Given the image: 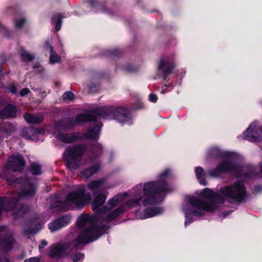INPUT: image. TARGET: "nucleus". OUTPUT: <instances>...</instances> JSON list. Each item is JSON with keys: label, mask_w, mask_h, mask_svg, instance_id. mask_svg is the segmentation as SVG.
I'll return each mask as SVG.
<instances>
[{"label": "nucleus", "mask_w": 262, "mask_h": 262, "mask_svg": "<svg viewBox=\"0 0 262 262\" xmlns=\"http://www.w3.org/2000/svg\"><path fill=\"white\" fill-rule=\"evenodd\" d=\"M169 173V170H166L161 173L159 176L161 181L150 182L143 185L140 184L136 185L130 191L133 198L126 202L125 206L120 207L109 213V210L123 201L126 194L115 195L109 200L107 206L101 209L108 194L107 192L102 190L108 188V187L106 186L105 180L103 179L93 181L88 185V188L94 195L92 204V209L97 211L104 221L110 222L128 209L141 206L153 205L161 201L158 198V194L164 192L167 189V184L164 179Z\"/></svg>", "instance_id": "nucleus-1"}, {"label": "nucleus", "mask_w": 262, "mask_h": 262, "mask_svg": "<svg viewBox=\"0 0 262 262\" xmlns=\"http://www.w3.org/2000/svg\"><path fill=\"white\" fill-rule=\"evenodd\" d=\"M201 195L204 200H201L195 196H186L182 205V210L185 214V224L192 222L189 215H202L204 212H212L215 210L219 205L224 203L225 199L219 194L206 188L202 191Z\"/></svg>", "instance_id": "nucleus-2"}, {"label": "nucleus", "mask_w": 262, "mask_h": 262, "mask_svg": "<svg viewBox=\"0 0 262 262\" xmlns=\"http://www.w3.org/2000/svg\"><path fill=\"white\" fill-rule=\"evenodd\" d=\"M77 225L82 230L77 238L69 244H63L52 246L49 254L50 256L63 255L68 250L76 248L81 244H86L96 240L102 235L97 228H94L91 219L88 216H79Z\"/></svg>", "instance_id": "nucleus-3"}, {"label": "nucleus", "mask_w": 262, "mask_h": 262, "mask_svg": "<svg viewBox=\"0 0 262 262\" xmlns=\"http://www.w3.org/2000/svg\"><path fill=\"white\" fill-rule=\"evenodd\" d=\"M219 192L232 202H241L244 200L246 196L245 186L240 181L229 186L221 187Z\"/></svg>", "instance_id": "nucleus-4"}, {"label": "nucleus", "mask_w": 262, "mask_h": 262, "mask_svg": "<svg viewBox=\"0 0 262 262\" xmlns=\"http://www.w3.org/2000/svg\"><path fill=\"white\" fill-rule=\"evenodd\" d=\"M97 114L105 119L113 117L121 123L127 122L130 118L128 110L122 107L118 108H115L113 106L102 107L98 109Z\"/></svg>", "instance_id": "nucleus-5"}, {"label": "nucleus", "mask_w": 262, "mask_h": 262, "mask_svg": "<svg viewBox=\"0 0 262 262\" xmlns=\"http://www.w3.org/2000/svg\"><path fill=\"white\" fill-rule=\"evenodd\" d=\"M90 199V196H85L84 190L79 189L76 191L70 193L63 203L62 208L68 210L74 207H81L83 206Z\"/></svg>", "instance_id": "nucleus-6"}, {"label": "nucleus", "mask_w": 262, "mask_h": 262, "mask_svg": "<svg viewBox=\"0 0 262 262\" xmlns=\"http://www.w3.org/2000/svg\"><path fill=\"white\" fill-rule=\"evenodd\" d=\"M83 152L84 149L81 146L68 147L64 153V158L67 162V167L70 169L77 168Z\"/></svg>", "instance_id": "nucleus-7"}, {"label": "nucleus", "mask_w": 262, "mask_h": 262, "mask_svg": "<svg viewBox=\"0 0 262 262\" xmlns=\"http://www.w3.org/2000/svg\"><path fill=\"white\" fill-rule=\"evenodd\" d=\"M258 123L254 121L244 133V138L247 140L257 142L262 139V126L258 130Z\"/></svg>", "instance_id": "nucleus-8"}, {"label": "nucleus", "mask_w": 262, "mask_h": 262, "mask_svg": "<svg viewBox=\"0 0 262 262\" xmlns=\"http://www.w3.org/2000/svg\"><path fill=\"white\" fill-rule=\"evenodd\" d=\"M95 117L90 114H79L75 117V119H67L65 121L68 124L63 126L65 128H69L76 124H78L84 122L93 121Z\"/></svg>", "instance_id": "nucleus-9"}, {"label": "nucleus", "mask_w": 262, "mask_h": 262, "mask_svg": "<svg viewBox=\"0 0 262 262\" xmlns=\"http://www.w3.org/2000/svg\"><path fill=\"white\" fill-rule=\"evenodd\" d=\"M234 168L235 166L229 160H225L220 163L214 170L209 171V174L211 177H216L221 173L232 170Z\"/></svg>", "instance_id": "nucleus-10"}, {"label": "nucleus", "mask_w": 262, "mask_h": 262, "mask_svg": "<svg viewBox=\"0 0 262 262\" xmlns=\"http://www.w3.org/2000/svg\"><path fill=\"white\" fill-rule=\"evenodd\" d=\"M25 162L20 155L13 156L9 158L8 166L14 171H20L24 169Z\"/></svg>", "instance_id": "nucleus-11"}, {"label": "nucleus", "mask_w": 262, "mask_h": 262, "mask_svg": "<svg viewBox=\"0 0 262 262\" xmlns=\"http://www.w3.org/2000/svg\"><path fill=\"white\" fill-rule=\"evenodd\" d=\"M70 221V217L67 216L58 219L55 222L49 225V228L51 232L56 231L68 224Z\"/></svg>", "instance_id": "nucleus-12"}, {"label": "nucleus", "mask_w": 262, "mask_h": 262, "mask_svg": "<svg viewBox=\"0 0 262 262\" xmlns=\"http://www.w3.org/2000/svg\"><path fill=\"white\" fill-rule=\"evenodd\" d=\"M162 212V209L160 208L156 207H146L144 212L141 214H139L138 212L137 213V216L141 219H145L153 217L157 215Z\"/></svg>", "instance_id": "nucleus-13"}, {"label": "nucleus", "mask_w": 262, "mask_h": 262, "mask_svg": "<svg viewBox=\"0 0 262 262\" xmlns=\"http://www.w3.org/2000/svg\"><path fill=\"white\" fill-rule=\"evenodd\" d=\"M24 116L27 122L30 124H39L40 123L43 119V117L41 114L35 115L25 114Z\"/></svg>", "instance_id": "nucleus-14"}, {"label": "nucleus", "mask_w": 262, "mask_h": 262, "mask_svg": "<svg viewBox=\"0 0 262 262\" xmlns=\"http://www.w3.org/2000/svg\"><path fill=\"white\" fill-rule=\"evenodd\" d=\"M101 125L91 126L85 134V137L89 139H95L98 138L100 134Z\"/></svg>", "instance_id": "nucleus-15"}, {"label": "nucleus", "mask_w": 262, "mask_h": 262, "mask_svg": "<svg viewBox=\"0 0 262 262\" xmlns=\"http://www.w3.org/2000/svg\"><path fill=\"white\" fill-rule=\"evenodd\" d=\"M173 69V67L169 64L167 58L161 59L159 64V69L165 75H168Z\"/></svg>", "instance_id": "nucleus-16"}, {"label": "nucleus", "mask_w": 262, "mask_h": 262, "mask_svg": "<svg viewBox=\"0 0 262 262\" xmlns=\"http://www.w3.org/2000/svg\"><path fill=\"white\" fill-rule=\"evenodd\" d=\"M57 138L66 143H70L75 141L78 137V135L77 133L74 134H66L64 133H59L57 136Z\"/></svg>", "instance_id": "nucleus-17"}, {"label": "nucleus", "mask_w": 262, "mask_h": 262, "mask_svg": "<svg viewBox=\"0 0 262 262\" xmlns=\"http://www.w3.org/2000/svg\"><path fill=\"white\" fill-rule=\"evenodd\" d=\"M16 108L12 105L7 106L0 113V117L2 118L12 117L15 116Z\"/></svg>", "instance_id": "nucleus-18"}, {"label": "nucleus", "mask_w": 262, "mask_h": 262, "mask_svg": "<svg viewBox=\"0 0 262 262\" xmlns=\"http://www.w3.org/2000/svg\"><path fill=\"white\" fill-rule=\"evenodd\" d=\"M195 174L200 183L206 185L207 184L205 181V173L204 169L201 167H197L195 169Z\"/></svg>", "instance_id": "nucleus-19"}, {"label": "nucleus", "mask_w": 262, "mask_h": 262, "mask_svg": "<svg viewBox=\"0 0 262 262\" xmlns=\"http://www.w3.org/2000/svg\"><path fill=\"white\" fill-rule=\"evenodd\" d=\"M98 166H93L90 168H87L82 172V175L86 178H88L96 173L99 169Z\"/></svg>", "instance_id": "nucleus-20"}, {"label": "nucleus", "mask_w": 262, "mask_h": 262, "mask_svg": "<svg viewBox=\"0 0 262 262\" xmlns=\"http://www.w3.org/2000/svg\"><path fill=\"white\" fill-rule=\"evenodd\" d=\"M13 243V238L11 237H9L2 243V248L5 251H9L12 249Z\"/></svg>", "instance_id": "nucleus-21"}, {"label": "nucleus", "mask_w": 262, "mask_h": 262, "mask_svg": "<svg viewBox=\"0 0 262 262\" xmlns=\"http://www.w3.org/2000/svg\"><path fill=\"white\" fill-rule=\"evenodd\" d=\"M62 18L60 14H56L52 18V23L56 25L55 29L57 31L60 29Z\"/></svg>", "instance_id": "nucleus-22"}, {"label": "nucleus", "mask_w": 262, "mask_h": 262, "mask_svg": "<svg viewBox=\"0 0 262 262\" xmlns=\"http://www.w3.org/2000/svg\"><path fill=\"white\" fill-rule=\"evenodd\" d=\"M30 171L33 174L37 175L41 173L40 165L37 164H32L30 167Z\"/></svg>", "instance_id": "nucleus-23"}, {"label": "nucleus", "mask_w": 262, "mask_h": 262, "mask_svg": "<svg viewBox=\"0 0 262 262\" xmlns=\"http://www.w3.org/2000/svg\"><path fill=\"white\" fill-rule=\"evenodd\" d=\"M84 258V255L81 252L74 253L71 256V258L73 262L82 261Z\"/></svg>", "instance_id": "nucleus-24"}, {"label": "nucleus", "mask_w": 262, "mask_h": 262, "mask_svg": "<svg viewBox=\"0 0 262 262\" xmlns=\"http://www.w3.org/2000/svg\"><path fill=\"white\" fill-rule=\"evenodd\" d=\"M20 55L25 61H31L34 59V56L24 50L20 52Z\"/></svg>", "instance_id": "nucleus-25"}, {"label": "nucleus", "mask_w": 262, "mask_h": 262, "mask_svg": "<svg viewBox=\"0 0 262 262\" xmlns=\"http://www.w3.org/2000/svg\"><path fill=\"white\" fill-rule=\"evenodd\" d=\"M50 52H51V55H50V62L53 63L59 62L60 61V57L58 56L57 54H56L54 52L52 47H51Z\"/></svg>", "instance_id": "nucleus-26"}, {"label": "nucleus", "mask_w": 262, "mask_h": 262, "mask_svg": "<svg viewBox=\"0 0 262 262\" xmlns=\"http://www.w3.org/2000/svg\"><path fill=\"white\" fill-rule=\"evenodd\" d=\"M63 99L64 100H72L74 99V95L71 92H67L62 95Z\"/></svg>", "instance_id": "nucleus-27"}, {"label": "nucleus", "mask_w": 262, "mask_h": 262, "mask_svg": "<svg viewBox=\"0 0 262 262\" xmlns=\"http://www.w3.org/2000/svg\"><path fill=\"white\" fill-rule=\"evenodd\" d=\"M33 129H32V128H30V129H27V128H26V129H24L22 131V134H23V136L27 138V139H30L31 137L30 136L28 135L27 134H31L33 132Z\"/></svg>", "instance_id": "nucleus-28"}, {"label": "nucleus", "mask_w": 262, "mask_h": 262, "mask_svg": "<svg viewBox=\"0 0 262 262\" xmlns=\"http://www.w3.org/2000/svg\"><path fill=\"white\" fill-rule=\"evenodd\" d=\"M25 20L24 18H20L19 19L16 20L15 21V26L17 28H20L24 25Z\"/></svg>", "instance_id": "nucleus-29"}, {"label": "nucleus", "mask_w": 262, "mask_h": 262, "mask_svg": "<svg viewBox=\"0 0 262 262\" xmlns=\"http://www.w3.org/2000/svg\"><path fill=\"white\" fill-rule=\"evenodd\" d=\"M220 152V150L219 148L216 147H214L212 148L210 151V155H214L215 156H218Z\"/></svg>", "instance_id": "nucleus-30"}, {"label": "nucleus", "mask_w": 262, "mask_h": 262, "mask_svg": "<svg viewBox=\"0 0 262 262\" xmlns=\"http://www.w3.org/2000/svg\"><path fill=\"white\" fill-rule=\"evenodd\" d=\"M29 89L28 88H25L19 92V94L21 96H24L27 95L29 92Z\"/></svg>", "instance_id": "nucleus-31"}, {"label": "nucleus", "mask_w": 262, "mask_h": 262, "mask_svg": "<svg viewBox=\"0 0 262 262\" xmlns=\"http://www.w3.org/2000/svg\"><path fill=\"white\" fill-rule=\"evenodd\" d=\"M149 100L151 101V102H157V99H158V97L157 96V95H156L155 94H150L149 96Z\"/></svg>", "instance_id": "nucleus-32"}, {"label": "nucleus", "mask_w": 262, "mask_h": 262, "mask_svg": "<svg viewBox=\"0 0 262 262\" xmlns=\"http://www.w3.org/2000/svg\"><path fill=\"white\" fill-rule=\"evenodd\" d=\"M24 262H39V259L37 257H32L25 260Z\"/></svg>", "instance_id": "nucleus-33"}, {"label": "nucleus", "mask_w": 262, "mask_h": 262, "mask_svg": "<svg viewBox=\"0 0 262 262\" xmlns=\"http://www.w3.org/2000/svg\"><path fill=\"white\" fill-rule=\"evenodd\" d=\"M41 245L39 246V250H41V249L43 248L45 246H47L48 245L47 242L45 239L41 241Z\"/></svg>", "instance_id": "nucleus-34"}, {"label": "nucleus", "mask_w": 262, "mask_h": 262, "mask_svg": "<svg viewBox=\"0 0 262 262\" xmlns=\"http://www.w3.org/2000/svg\"><path fill=\"white\" fill-rule=\"evenodd\" d=\"M95 147L98 149L97 152L96 154L97 156L100 155L102 149L101 146L100 145H97L95 146Z\"/></svg>", "instance_id": "nucleus-35"}, {"label": "nucleus", "mask_w": 262, "mask_h": 262, "mask_svg": "<svg viewBox=\"0 0 262 262\" xmlns=\"http://www.w3.org/2000/svg\"><path fill=\"white\" fill-rule=\"evenodd\" d=\"M10 91L12 93H13V94H15L16 93V89H15V88L13 86H12L11 87H10Z\"/></svg>", "instance_id": "nucleus-36"}, {"label": "nucleus", "mask_w": 262, "mask_h": 262, "mask_svg": "<svg viewBox=\"0 0 262 262\" xmlns=\"http://www.w3.org/2000/svg\"><path fill=\"white\" fill-rule=\"evenodd\" d=\"M169 91V90H167V86H165V87H163V88H162V91H161V93L164 94V93H166V92H167V91Z\"/></svg>", "instance_id": "nucleus-37"}, {"label": "nucleus", "mask_w": 262, "mask_h": 262, "mask_svg": "<svg viewBox=\"0 0 262 262\" xmlns=\"http://www.w3.org/2000/svg\"><path fill=\"white\" fill-rule=\"evenodd\" d=\"M24 212H25V211H23V210H22V209H20V210H19V213L20 214H21V213H24Z\"/></svg>", "instance_id": "nucleus-38"}, {"label": "nucleus", "mask_w": 262, "mask_h": 262, "mask_svg": "<svg viewBox=\"0 0 262 262\" xmlns=\"http://www.w3.org/2000/svg\"><path fill=\"white\" fill-rule=\"evenodd\" d=\"M95 148H94H94H93V152H95V151H94V150H95Z\"/></svg>", "instance_id": "nucleus-39"}]
</instances>
